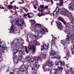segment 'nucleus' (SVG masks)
I'll list each match as a JSON object with an SVG mask.
<instances>
[{
  "label": "nucleus",
  "instance_id": "obj_24",
  "mask_svg": "<svg viewBox=\"0 0 74 74\" xmlns=\"http://www.w3.org/2000/svg\"><path fill=\"white\" fill-rule=\"evenodd\" d=\"M58 20H60V21H61L62 22H63V23H66V21H64V19L61 16L58 17Z\"/></svg>",
  "mask_w": 74,
  "mask_h": 74
},
{
  "label": "nucleus",
  "instance_id": "obj_21",
  "mask_svg": "<svg viewBox=\"0 0 74 74\" xmlns=\"http://www.w3.org/2000/svg\"><path fill=\"white\" fill-rule=\"evenodd\" d=\"M27 16L28 18H32L33 17L34 15L32 13H27Z\"/></svg>",
  "mask_w": 74,
  "mask_h": 74
},
{
  "label": "nucleus",
  "instance_id": "obj_62",
  "mask_svg": "<svg viewBox=\"0 0 74 74\" xmlns=\"http://www.w3.org/2000/svg\"><path fill=\"white\" fill-rule=\"evenodd\" d=\"M47 2H49V0H47Z\"/></svg>",
  "mask_w": 74,
  "mask_h": 74
},
{
  "label": "nucleus",
  "instance_id": "obj_43",
  "mask_svg": "<svg viewBox=\"0 0 74 74\" xmlns=\"http://www.w3.org/2000/svg\"><path fill=\"white\" fill-rule=\"evenodd\" d=\"M31 36L32 37H36V36L33 34H32Z\"/></svg>",
  "mask_w": 74,
  "mask_h": 74
},
{
  "label": "nucleus",
  "instance_id": "obj_54",
  "mask_svg": "<svg viewBox=\"0 0 74 74\" xmlns=\"http://www.w3.org/2000/svg\"><path fill=\"white\" fill-rule=\"evenodd\" d=\"M34 13H36L37 12L36 10H34Z\"/></svg>",
  "mask_w": 74,
  "mask_h": 74
},
{
  "label": "nucleus",
  "instance_id": "obj_45",
  "mask_svg": "<svg viewBox=\"0 0 74 74\" xmlns=\"http://www.w3.org/2000/svg\"><path fill=\"white\" fill-rule=\"evenodd\" d=\"M50 0V1L51 2V4L52 5L53 4V0Z\"/></svg>",
  "mask_w": 74,
  "mask_h": 74
},
{
  "label": "nucleus",
  "instance_id": "obj_52",
  "mask_svg": "<svg viewBox=\"0 0 74 74\" xmlns=\"http://www.w3.org/2000/svg\"><path fill=\"white\" fill-rule=\"evenodd\" d=\"M14 1H12V2H10V4H12L13 3H14Z\"/></svg>",
  "mask_w": 74,
  "mask_h": 74
},
{
  "label": "nucleus",
  "instance_id": "obj_2",
  "mask_svg": "<svg viewBox=\"0 0 74 74\" xmlns=\"http://www.w3.org/2000/svg\"><path fill=\"white\" fill-rule=\"evenodd\" d=\"M38 26H40V27H37L38 30V37H41V35L42 34H47L48 32V29H44L43 28H42L41 27V24H37Z\"/></svg>",
  "mask_w": 74,
  "mask_h": 74
},
{
  "label": "nucleus",
  "instance_id": "obj_47",
  "mask_svg": "<svg viewBox=\"0 0 74 74\" xmlns=\"http://www.w3.org/2000/svg\"><path fill=\"white\" fill-rule=\"evenodd\" d=\"M30 37V34H28L27 35V37Z\"/></svg>",
  "mask_w": 74,
  "mask_h": 74
},
{
  "label": "nucleus",
  "instance_id": "obj_3",
  "mask_svg": "<svg viewBox=\"0 0 74 74\" xmlns=\"http://www.w3.org/2000/svg\"><path fill=\"white\" fill-rule=\"evenodd\" d=\"M12 23V26L11 27H10V29H8V30H10V33L14 34L16 36L17 34H19L20 33V30L18 29L16 27H14V25H15V23L13 21L11 22Z\"/></svg>",
  "mask_w": 74,
  "mask_h": 74
},
{
  "label": "nucleus",
  "instance_id": "obj_42",
  "mask_svg": "<svg viewBox=\"0 0 74 74\" xmlns=\"http://www.w3.org/2000/svg\"><path fill=\"white\" fill-rule=\"evenodd\" d=\"M12 71H13L14 73H15V72L16 71H18V69H16L15 70H12Z\"/></svg>",
  "mask_w": 74,
  "mask_h": 74
},
{
  "label": "nucleus",
  "instance_id": "obj_39",
  "mask_svg": "<svg viewBox=\"0 0 74 74\" xmlns=\"http://www.w3.org/2000/svg\"><path fill=\"white\" fill-rule=\"evenodd\" d=\"M24 10H25L26 12H27V11H28V9H27V8H24Z\"/></svg>",
  "mask_w": 74,
  "mask_h": 74
},
{
  "label": "nucleus",
  "instance_id": "obj_20",
  "mask_svg": "<svg viewBox=\"0 0 74 74\" xmlns=\"http://www.w3.org/2000/svg\"><path fill=\"white\" fill-rule=\"evenodd\" d=\"M41 55L43 59H46L47 56V52H43L41 53Z\"/></svg>",
  "mask_w": 74,
  "mask_h": 74
},
{
  "label": "nucleus",
  "instance_id": "obj_31",
  "mask_svg": "<svg viewBox=\"0 0 74 74\" xmlns=\"http://www.w3.org/2000/svg\"><path fill=\"white\" fill-rule=\"evenodd\" d=\"M59 8L57 7L56 9L54 11V12H59Z\"/></svg>",
  "mask_w": 74,
  "mask_h": 74
},
{
  "label": "nucleus",
  "instance_id": "obj_30",
  "mask_svg": "<svg viewBox=\"0 0 74 74\" xmlns=\"http://www.w3.org/2000/svg\"><path fill=\"white\" fill-rule=\"evenodd\" d=\"M59 1H60V3L59 4V5H62L63 3V0H59Z\"/></svg>",
  "mask_w": 74,
  "mask_h": 74
},
{
  "label": "nucleus",
  "instance_id": "obj_8",
  "mask_svg": "<svg viewBox=\"0 0 74 74\" xmlns=\"http://www.w3.org/2000/svg\"><path fill=\"white\" fill-rule=\"evenodd\" d=\"M52 62H53L51 60H47L46 62L45 65H42V68L43 70L45 69V67L46 66H49V67H51V66H52L53 65V64H52Z\"/></svg>",
  "mask_w": 74,
  "mask_h": 74
},
{
  "label": "nucleus",
  "instance_id": "obj_57",
  "mask_svg": "<svg viewBox=\"0 0 74 74\" xmlns=\"http://www.w3.org/2000/svg\"><path fill=\"white\" fill-rule=\"evenodd\" d=\"M4 3H5V5H6V4H8V3H6V2H5Z\"/></svg>",
  "mask_w": 74,
  "mask_h": 74
},
{
  "label": "nucleus",
  "instance_id": "obj_36",
  "mask_svg": "<svg viewBox=\"0 0 74 74\" xmlns=\"http://www.w3.org/2000/svg\"><path fill=\"white\" fill-rule=\"evenodd\" d=\"M32 64H31V63H30V64L28 65L27 66V69H28L30 68L31 67H32Z\"/></svg>",
  "mask_w": 74,
  "mask_h": 74
},
{
  "label": "nucleus",
  "instance_id": "obj_29",
  "mask_svg": "<svg viewBox=\"0 0 74 74\" xmlns=\"http://www.w3.org/2000/svg\"><path fill=\"white\" fill-rule=\"evenodd\" d=\"M37 60H40V61H41V60H42V58L40 56H38L37 57Z\"/></svg>",
  "mask_w": 74,
  "mask_h": 74
},
{
  "label": "nucleus",
  "instance_id": "obj_6",
  "mask_svg": "<svg viewBox=\"0 0 74 74\" xmlns=\"http://www.w3.org/2000/svg\"><path fill=\"white\" fill-rule=\"evenodd\" d=\"M3 41H0V48H1V50H0V54H2V53L4 52V51L5 49V44L3 43ZM1 56H0V62H1Z\"/></svg>",
  "mask_w": 74,
  "mask_h": 74
},
{
  "label": "nucleus",
  "instance_id": "obj_51",
  "mask_svg": "<svg viewBox=\"0 0 74 74\" xmlns=\"http://www.w3.org/2000/svg\"><path fill=\"white\" fill-rule=\"evenodd\" d=\"M72 55H74V51L73 50H72Z\"/></svg>",
  "mask_w": 74,
  "mask_h": 74
},
{
  "label": "nucleus",
  "instance_id": "obj_41",
  "mask_svg": "<svg viewBox=\"0 0 74 74\" xmlns=\"http://www.w3.org/2000/svg\"><path fill=\"white\" fill-rule=\"evenodd\" d=\"M0 8L1 9H4V7H3L2 5H1L0 6Z\"/></svg>",
  "mask_w": 74,
  "mask_h": 74
},
{
  "label": "nucleus",
  "instance_id": "obj_12",
  "mask_svg": "<svg viewBox=\"0 0 74 74\" xmlns=\"http://www.w3.org/2000/svg\"><path fill=\"white\" fill-rule=\"evenodd\" d=\"M19 49V48L18 47V46L17 45H16L15 47H14L12 48V51L14 52L13 53V55H15L16 53H17V52H18V50Z\"/></svg>",
  "mask_w": 74,
  "mask_h": 74
},
{
  "label": "nucleus",
  "instance_id": "obj_5",
  "mask_svg": "<svg viewBox=\"0 0 74 74\" xmlns=\"http://www.w3.org/2000/svg\"><path fill=\"white\" fill-rule=\"evenodd\" d=\"M13 62L15 64H17L18 60H21L23 58L22 55L19 53L18 54V58L17 57V56H15L14 57H13Z\"/></svg>",
  "mask_w": 74,
  "mask_h": 74
},
{
  "label": "nucleus",
  "instance_id": "obj_17",
  "mask_svg": "<svg viewBox=\"0 0 74 74\" xmlns=\"http://www.w3.org/2000/svg\"><path fill=\"white\" fill-rule=\"evenodd\" d=\"M57 25H58V28L59 29H61L62 30V28L63 27V26L62 25V23L59 22H56Z\"/></svg>",
  "mask_w": 74,
  "mask_h": 74
},
{
  "label": "nucleus",
  "instance_id": "obj_16",
  "mask_svg": "<svg viewBox=\"0 0 74 74\" xmlns=\"http://www.w3.org/2000/svg\"><path fill=\"white\" fill-rule=\"evenodd\" d=\"M19 70L20 71H21L23 72L24 71H25L26 70V66L25 65H21L20 67Z\"/></svg>",
  "mask_w": 74,
  "mask_h": 74
},
{
  "label": "nucleus",
  "instance_id": "obj_50",
  "mask_svg": "<svg viewBox=\"0 0 74 74\" xmlns=\"http://www.w3.org/2000/svg\"><path fill=\"white\" fill-rule=\"evenodd\" d=\"M23 16L24 17H25L26 16H27V14H24L23 15Z\"/></svg>",
  "mask_w": 74,
  "mask_h": 74
},
{
  "label": "nucleus",
  "instance_id": "obj_10",
  "mask_svg": "<svg viewBox=\"0 0 74 74\" xmlns=\"http://www.w3.org/2000/svg\"><path fill=\"white\" fill-rule=\"evenodd\" d=\"M63 70V68L62 67H59L58 70L57 69H54L55 71L54 73L56 74H60L62 73V70Z\"/></svg>",
  "mask_w": 74,
  "mask_h": 74
},
{
  "label": "nucleus",
  "instance_id": "obj_37",
  "mask_svg": "<svg viewBox=\"0 0 74 74\" xmlns=\"http://www.w3.org/2000/svg\"><path fill=\"white\" fill-rule=\"evenodd\" d=\"M48 8V6H46L44 7V10H45V9H47V8Z\"/></svg>",
  "mask_w": 74,
  "mask_h": 74
},
{
  "label": "nucleus",
  "instance_id": "obj_63",
  "mask_svg": "<svg viewBox=\"0 0 74 74\" xmlns=\"http://www.w3.org/2000/svg\"><path fill=\"white\" fill-rule=\"evenodd\" d=\"M8 71H9V69H8L7 70V71L8 72Z\"/></svg>",
  "mask_w": 74,
  "mask_h": 74
},
{
  "label": "nucleus",
  "instance_id": "obj_53",
  "mask_svg": "<svg viewBox=\"0 0 74 74\" xmlns=\"http://www.w3.org/2000/svg\"><path fill=\"white\" fill-rule=\"evenodd\" d=\"M41 45V44L39 42H38L37 43V45Z\"/></svg>",
  "mask_w": 74,
  "mask_h": 74
},
{
  "label": "nucleus",
  "instance_id": "obj_60",
  "mask_svg": "<svg viewBox=\"0 0 74 74\" xmlns=\"http://www.w3.org/2000/svg\"><path fill=\"white\" fill-rule=\"evenodd\" d=\"M21 41H22V42H23V41H24V40H23V39H21Z\"/></svg>",
  "mask_w": 74,
  "mask_h": 74
},
{
  "label": "nucleus",
  "instance_id": "obj_9",
  "mask_svg": "<svg viewBox=\"0 0 74 74\" xmlns=\"http://www.w3.org/2000/svg\"><path fill=\"white\" fill-rule=\"evenodd\" d=\"M42 43L43 44V45H41V51H44V50H45L46 51H48V49L49 48V43H47V45H46V44H44V43L42 42Z\"/></svg>",
  "mask_w": 74,
  "mask_h": 74
},
{
  "label": "nucleus",
  "instance_id": "obj_48",
  "mask_svg": "<svg viewBox=\"0 0 74 74\" xmlns=\"http://www.w3.org/2000/svg\"><path fill=\"white\" fill-rule=\"evenodd\" d=\"M35 27L37 28V23H36V24L35 25Z\"/></svg>",
  "mask_w": 74,
  "mask_h": 74
},
{
  "label": "nucleus",
  "instance_id": "obj_64",
  "mask_svg": "<svg viewBox=\"0 0 74 74\" xmlns=\"http://www.w3.org/2000/svg\"><path fill=\"white\" fill-rule=\"evenodd\" d=\"M23 36H25V34H23L22 36V37H23Z\"/></svg>",
  "mask_w": 74,
  "mask_h": 74
},
{
  "label": "nucleus",
  "instance_id": "obj_28",
  "mask_svg": "<svg viewBox=\"0 0 74 74\" xmlns=\"http://www.w3.org/2000/svg\"><path fill=\"white\" fill-rule=\"evenodd\" d=\"M32 51L33 52H34L35 51H36V47H35L34 46H32Z\"/></svg>",
  "mask_w": 74,
  "mask_h": 74
},
{
  "label": "nucleus",
  "instance_id": "obj_13",
  "mask_svg": "<svg viewBox=\"0 0 74 74\" xmlns=\"http://www.w3.org/2000/svg\"><path fill=\"white\" fill-rule=\"evenodd\" d=\"M31 60L32 63H34L35 61V65L36 66V67L37 68V57H35L34 58H32Z\"/></svg>",
  "mask_w": 74,
  "mask_h": 74
},
{
  "label": "nucleus",
  "instance_id": "obj_11",
  "mask_svg": "<svg viewBox=\"0 0 74 74\" xmlns=\"http://www.w3.org/2000/svg\"><path fill=\"white\" fill-rule=\"evenodd\" d=\"M55 64L56 66L59 65L61 66H64L65 65V62L61 61H56L55 62Z\"/></svg>",
  "mask_w": 74,
  "mask_h": 74
},
{
  "label": "nucleus",
  "instance_id": "obj_1",
  "mask_svg": "<svg viewBox=\"0 0 74 74\" xmlns=\"http://www.w3.org/2000/svg\"><path fill=\"white\" fill-rule=\"evenodd\" d=\"M68 18H71V20L70 22L71 23L73 24L72 25L70 26V24L69 23H67L65 21V23H63L65 25L66 28L68 27V28L69 33L68 34V37H74V18L73 16V15H71L70 16H68ZM72 20V21H71Z\"/></svg>",
  "mask_w": 74,
  "mask_h": 74
},
{
  "label": "nucleus",
  "instance_id": "obj_32",
  "mask_svg": "<svg viewBox=\"0 0 74 74\" xmlns=\"http://www.w3.org/2000/svg\"><path fill=\"white\" fill-rule=\"evenodd\" d=\"M38 15L39 17H40V16H41L43 15V13H42V12H41V13H38Z\"/></svg>",
  "mask_w": 74,
  "mask_h": 74
},
{
  "label": "nucleus",
  "instance_id": "obj_40",
  "mask_svg": "<svg viewBox=\"0 0 74 74\" xmlns=\"http://www.w3.org/2000/svg\"><path fill=\"white\" fill-rule=\"evenodd\" d=\"M29 49H32V46L30 45H29V47H28Z\"/></svg>",
  "mask_w": 74,
  "mask_h": 74
},
{
  "label": "nucleus",
  "instance_id": "obj_4",
  "mask_svg": "<svg viewBox=\"0 0 74 74\" xmlns=\"http://www.w3.org/2000/svg\"><path fill=\"white\" fill-rule=\"evenodd\" d=\"M71 40L72 42H73V41H74V38L68 37L66 38V39L64 40H61V43L62 44H63L64 46V49H67V47L66 46V44H69V41H71Z\"/></svg>",
  "mask_w": 74,
  "mask_h": 74
},
{
  "label": "nucleus",
  "instance_id": "obj_34",
  "mask_svg": "<svg viewBox=\"0 0 74 74\" xmlns=\"http://www.w3.org/2000/svg\"><path fill=\"white\" fill-rule=\"evenodd\" d=\"M20 52H21L22 54L24 55H25V51H22L20 50Z\"/></svg>",
  "mask_w": 74,
  "mask_h": 74
},
{
  "label": "nucleus",
  "instance_id": "obj_35",
  "mask_svg": "<svg viewBox=\"0 0 74 74\" xmlns=\"http://www.w3.org/2000/svg\"><path fill=\"white\" fill-rule=\"evenodd\" d=\"M71 73L73 74H74V69H72L71 70Z\"/></svg>",
  "mask_w": 74,
  "mask_h": 74
},
{
  "label": "nucleus",
  "instance_id": "obj_18",
  "mask_svg": "<svg viewBox=\"0 0 74 74\" xmlns=\"http://www.w3.org/2000/svg\"><path fill=\"white\" fill-rule=\"evenodd\" d=\"M56 37H53L52 40L51 47H53L54 45H56L55 40L56 39Z\"/></svg>",
  "mask_w": 74,
  "mask_h": 74
},
{
  "label": "nucleus",
  "instance_id": "obj_49",
  "mask_svg": "<svg viewBox=\"0 0 74 74\" xmlns=\"http://www.w3.org/2000/svg\"><path fill=\"white\" fill-rule=\"evenodd\" d=\"M58 57H55V56H54V57H53L52 58V59H57V58Z\"/></svg>",
  "mask_w": 74,
  "mask_h": 74
},
{
  "label": "nucleus",
  "instance_id": "obj_15",
  "mask_svg": "<svg viewBox=\"0 0 74 74\" xmlns=\"http://www.w3.org/2000/svg\"><path fill=\"white\" fill-rule=\"evenodd\" d=\"M68 7L69 8V11H74V5L73 4L70 3L68 5Z\"/></svg>",
  "mask_w": 74,
  "mask_h": 74
},
{
  "label": "nucleus",
  "instance_id": "obj_61",
  "mask_svg": "<svg viewBox=\"0 0 74 74\" xmlns=\"http://www.w3.org/2000/svg\"><path fill=\"white\" fill-rule=\"evenodd\" d=\"M27 74H33V73H27Z\"/></svg>",
  "mask_w": 74,
  "mask_h": 74
},
{
  "label": "nucleus",
  "instance_id": "obj_56",
  "mask_svg": "<svg viewBox=\"0 0 74 74\" xmlns=\"http://www.w3.org/2000/svg\"><path fill=\"white\" fill-rule=\"evenodd\" d=\"M13 74L14 73L12 72H10L9 73V74Z\"/></svg>",
  "mask_w": 74,
  "mask_h": 74
},
{
  "label": "nucleus",
  "instance_id": "obj_25",
  "mask_svg": "<svg viewBox=\"0 0 74 74\" xmlns=\"http://www.w3.org/2000/svg\"><path fill=\"white\" fill-rule=\"evenodd\" d=\"M29 21L31 23V25H35L36 23V21H35L34 20H29Z\"/></svg>",
  "mask_w": 74,
  "mask_h": 74
},
{
  "label": "nucleus",
  "instance_id": "obj_14",
  "mask_svg": "<svg viewBox=\"0 0 74 74\" xmlns=\"http://www.w3.org/2000/svg\"><path fill=\"white\" fill-rule=\"evenodd\" d=\"M61 13L63 15H69V13L68 12V10H66L65 8H63L61 9Z\"/></svg>",
  "mask_w": 74,
  "mask_h": 74
},
{
  "label": "nucleus",
  "instance_id": "obj_27",
  "mask_svg": "<svg viewBox=\"0 0 74 74\" xmlns=\"http://www.w3.org/2000/svg\"><path fill=\"white\" fill-rule=\"evenodd\" d=\"M13 7H14V6H12L11 5H8V9L9 10H10V9H12Z\"/></svg>",
  "mask_w": 74,
  "mask_h": 74
},
{
  "label": "nucleus",
  "instance_id": "obj_38",
  "mask_svg": "<svg viewBox=\"0 0 74 74\" xmlns=\"http://www.w3.org/2000/svg\"><path fill=\"white\" fill-rule=\"evenodd\" d=\"M25 52H26L27 53H29V50H27V49H26V48H25Z\"/></svg>",
  "mask_w": 74,
  "mask_h": 74
},
{
  "label": "nucleus",
  "instance_id": "obj_7",
  "mask_svg": "<svg viewBox=\"0 0 74 74\" xmlns=\"http://www.w3.org/2000/svg\"><path fill=\"white\" fill-rule=\"evenodd\" d=\"M16 23L17 26H22L25 23L24 21L22 19L17 20L16 21Z\"/></svg>",
  "mask_w": 74,
  "mask_h": 74
},
{
  "label": "nucleus",
  "instance_id": "obj_46",
  "mask_svg": "<svg viewBox=\"0 0 74 74\" xmlns=\"http://www.w3.org/2000/svg\"><path fill=\"white\" fill-rule=\"evenodd\" d=\"M55 12H53V13H51V14H50V15H53V16H54V15H55V14H54V13Z\"/></svg>",
  "mask_w": 74,
  "mask_h": 74
},
{
  "label": "nucleus",
  "instance_id": "obj_33",
  "mask_svg": "<svg viewBox=\"0 0 74 74\" xmlns=\"http://www.w3.org/2000/svg\"><path fill=\"white\" fill-rule=\"evenodd\" d=\"M66 56L68 58H71V55H70V53H68L67 54H66Z\"/></svg>",
  "mask_w": 74,
  "mask_h": 74
},
{
  "label": "nucleus",
  "instance_id": "obj_23",
  "mask_svg": "<svg viewBox=\"0 0 74 74\" xmlns=\"http://www.w3.org/2000/svg\"><path fill=\"white\" fill-rule=\"evenodd\" d=\"M55 54H56L55 51L53 50H51L50 53V56H54Z\"/></svg>",
  "mask_w": 74,
  "mask_h": 74
},
{
  "label": "nucleus",
  "instance_id": "obj_26",
  "mask_svg": "<svg viewBox=\"0 0 74 74\" xmlns=\"http://www.w3.org/2000/svg\"><path fill=\"white\" fill-rule=\"evenodd\" d=\"M44 5H40L39 6L42 8L41 10H39L40 12H42L43 11H44V9L42 8L44 7Z\"/></svg>",
  "mask_w": 74,
  "mask_h": 74
},
{
  "label": "nucleus",
  "instance_id": "obj_58",
  "mask_svg": "<svg viewBox=\"0 0 74 74\" xmlns=\"http://www.w3.org/2000/svg\"><path fill=\"white\" fill-rule=\"evenodd\" d=\"M14 8L15 9V8H17V9H18V8L16 7H16L15 6H14Z\"/></svg>",
  "mask_w": 74,
  "mask_h": 74
},
{
  "label": "nucleus",
  "instance_id": "obj_44",
  "mask_svg": "<svg viewBox=\"0 0 74 74\" xmlns=\"http://www.w3.org/2000/svg\"><path fill=\"white\" fill-rule=\"evenodd\" d=\"M21 0V1H22L23 3L22 2H20L19 4H22V3H24V1H23V0Z\"/></svg>",
  "mask_w": 74,
  "mask_h": 74
},
{
  "label": "nucleus",
  "instance_id": "obj_22",
  "mask_svg": "<svg viewBox=\"0 0 74 74\" xmlns=\"http://www.w3.org/2000/svg\"><path fill=\"white\" fill-rule=\"evenodd\" d=\"M25 59L26 60V62L28 63H29L30 61V58L29 56H27L25 58Z\"/></svg>",
  "mask_w": 74,
  "mask_h": 74
},
{
  "label": "nucleus",
  "instance_id": "obj_59",
  "mask_svg": "<svg viewBox=\"0 0 74 74\" xmlns=\"http://www.w3.org/2000/svg\"><path fill=\"white\" fill-rule=\"evenodd\" d=\"M37 66H38V68H39V67H40V65H38Z\"/></svg>",
  "mask_w": 74,
  "mask_h": 74
},
{
  "label": "nucleus",
  "instance_id": "obj_55",
  "mask_svg": "<svg viewBox=\"0 0 74 74\" xmlns=\"http://www.w3.org/2000/svg\"><path fill=\"white\" fill-rule=\"evenodd\" d=\"M34 7L35 9H37V7H36V5H34Z\"/></svg>",
  "mask_w": 74,
  "mask_h": 74
},
{
  "label": "nucleus",
  "instance_id": "obj_19",
  "mask_svg": "<svg viewBox=\"0 0 74 74\" xmlns=\"http://www.w3.org/2000/svg\"><path fill=\"white\" fill-rule=\"evenodd\" d=\"M19 39H14L12 42V46H14V45H15V44H16L17 43H18L19 42Z\"/></svg>",
  "mask_w": 74,
  "mask_h": 74
}]
</instances>
